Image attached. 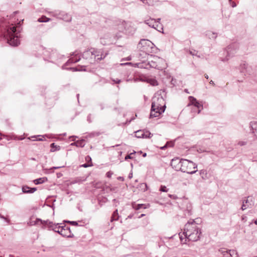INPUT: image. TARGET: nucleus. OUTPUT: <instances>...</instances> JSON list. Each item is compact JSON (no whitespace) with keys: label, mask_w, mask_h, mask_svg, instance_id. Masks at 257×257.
I'll return each instance as SVG.
<instances>
[{"label":"nucleus","mask_w":257,"mask_h":257,"mask_svg":"<svg viewBox=\"0 0 257 257\" xmlns=\"http://www.w3.org/2000/svg\"><path fill=\"white\" fill-rule=\"evenodd\" d=\"M195 220H190L185 225L183 234L184 235L185 241H196L200 239L201 234V229L198 227Z\"/></svg>","instance_id":"obj_1"},{"label":"nucleus","mask_w":257,"mask_h":257,"mask_svg":"<svg viewBox=\"0 0 257 257\" xmlns=\"http://www.w3.org/2000/svg\"><path fill=\"white\" fill-rule=\"evenodd\" d=\"M166 108L165 100L162 96L158 97L157 100L152 102L150 118L158 117L163 113Z\"/></svg>","instance_id":"obj_2"},{"label":"nucleus","mask_w":257,"mask_h":257,"mask_svg":"<svg viewBox=\"0 0 257 257\" xmlns=\"http://www.w3.org/2000/svg\"><path fill=\"white\" fill-rule=\"evenodd\" d=\"M21 21L17 23L16 26H14L12 24L11 26L7 27V33L5 34V36L7 39L8 43L12 46H16L20 43L19 39L17 36H15L16 31V27L20 25Z\"/></svg>","instance_id":"obj_3"},{"label":"nucleus","mask_w":257,"mask_h":257,"mask_svg":"<svg viewBox=\"0 0 257 257\" xmlns=\"http://www.w3.org/2000/svg\"><path fill=\"white\" fill-rule=\"evenodd\" d=\"M182 164V167L181 169V171L184 173H186L187 174H193L196 173L197 170H192V169L197 168V165L194 163L193 162L189 161L188 160L184 159L183 160Z\"/></svg>","instance_id":"obj_4"},{"label":"nucleus","mask_w":257,"mask_h":257,"mask_svg":"<svg viewBox=\"0 0 257 257\" xmlns=\"http://www.w3.org/2000/svg\"><path fill=\"white\" fill-rule=\"evenodd\" d=\"M238 48V44L236 43H233L228 45L226 50L227 55L225 60H228L230 57H232L236 52V50Z\"/></svg>","instance_id":"obj_5"},{"label":"nucleus","mask_w":257,"mask_h":257,"mask_svg":"<svg viewBox=\"0 0 257 257\" xmlns=\"http://www.w3.org/2000/svg\"><path fill=\"white\" fill-rule=\"evenodd\" d=\"M183 159H180L179 158H175L171 160V166L176 171H181L182 164Z\"/></svg>","instance_id":"obj_6"},{"label":"nucleus","mask_w":257,"mask_h":257,"mask_svg":"<svg viewBox=\"0 0 257 257\" xmlns=\"http://www.w3.org/2000/svg\"><path fill=\"white\" fill-rule=\"evenodd\" d=\"M241 72L245 74L250 75L253 73V71L251 66H249L245 63H242L240 65Z\"/></svg>","instance_id":"obj_7"},{"label":"nucleus","mask_w":257,"mask_h":257,"mask_svg":"<svg viewBox=\"0 0 257 257\" xmlns=\"http://www.w3.org/2000/svg\"><path fill=\"white\" fill-rule=\"evenodd\" d=\"M79 54L77 52L73 53L71 57L69 59L65 65H68L70 63H76L80 60V56L78 55Z\"/></svg>","instance_id":"obj_8"},{"label":"nucleus","mask_w":257,"mask_h":257,"mask_svg":"<svg viewBox=\"0 0 257 257\" xmlns=\"http://www.w3.org/2000/svg\"><path fill=\"white\" fill-rule=\"evenodd\" d=\"M189 99L191 102V104L193 105L195 107L198 109V113H199L201 111L200 108H202V105L200 104L199 102L197 100V99L193 96H189Z\"/></svg>","instance_id":"obj_9"},{"label":"nucleus","mask_w":257,"mask_h":257,"mask_svg":"<svg viewBox=\"0 0 257 257\" xmlns=\"http://www.w3.org/2000/svg\"><path fill=\"white\" fill-rule=\"evenodd\" d=\"M145 23L148 25L149 27L157 29L155 27V24L156 23V20L154 19H150L145 20Z\"/></svg>","instance_id":"obj_10"},{"label":"nucleus","mask_w":257,"mask_h":257,"mask_svg":"<svg viewBox=\"0 0 257 257\" xmlns=\"http://www.w3.org/2000/svg\"><path fill=\"white\" fill-rule=\"evenodd\" d=\"M149 206V204H148L147 205L145 204H136V203L133 204V208L136 210H138L142 208L146 209V208H148V206Z\"/></svg>","instance_id":"obj_11"},{"label":"nucleus","mask_w":257,"mask_h":257,"mask_svg":"<svg viewBox=\"0 0 257 257\" xmlns=\"http://www.w3.org/2000/svg\"><path fill=\"white\" fill-rule=\"evenodd\" d=\"M22 190L25 193H32L36 191V188H30L28 186H24L22 188Z\"/></svg>","instance_id":"obj_12"},{"label":"nucleus","mask_w":257,"mask_h":257,"mask_svg":"<svg viewBox=\"0 0 257 257\" xmlns=\"http://www.w3.org/2000/svg\"><path fill=\"white\" fill-rule=\"evenodd\" d=\"M250 127L254 135L257 136V121H252L250 123Z\"/></svg>","instance_id":"obj_13"},{"label":"nucleus","mask_w":257,"mask_h":257,"mask_svg":"<svg viewBox=\"0 0 257 257\" xmlns=\"http://www.w3.org/2000/svg\"><path fill=\"white\" fill-rule=\"evenodd\" d=\"M85 141L84 140H82L80 141H77L76 142H75L74 143H72L71 144V145H75L77 147H81L83 148L85 146Z\"/></svg>","instance_id":"obj_14"},{"label":"nucleus","mask_w":257,"mask_h":257,"mask_svg":"<svg viewBox=\"0 0 257 257\" xmlns=\"http://www.w3.org/2000/svg\"><path fill=\"white\" fill-rule=\"evenodd\" d=\"M139 45H141L143 47H145V46H150V45H153V44L149 40L142 39L139 42Z\"/></svg>","instance_id":"obj_15"},{"label":"nucleus","mask_w":257,"mask_h":257,"mask_svg":"<svg viewBox=\"0 0 257 257\" xmlns=\"http://www.w3.org/2000/svg\"><path fill=\"white\" fill-rule=\"evenodd\" d=\"M205 35L209 39H215L217 37L216 33L210 31H206Z\"/></svg>","instance_id":"obj_16"},{"label":"nucleus","mask_w":257,"mask_h":257,"mask_svg":"<svg viewBox=\"0 0 257 257\" xmlns=\"http://www.w3.org/2000/svg\"><path fill=\"white\" fill-rule=\"evenodd\" d=\"M200 175L203 180H207L209 178L207 172L206 170L202 169L200 170Z\"/></svg>","instance_id":"obj_17"},{"label":"nucleus","mask_w":257,"mask_h":257,"mask_svg":"<svg viewBox=\"0 0 257 257\" xmlns=\"http://www.w3.org/2000/svg\"><path fill=\"white\" fill-rule=\"evenodd\" d=\"M119 216L118 213V210L117 209H116L112 213L110 221L112 222L114 220H117L119 218Z\"/></svg>","instance_id":"obj_18"},{"label":"nucleus","mask_w":257,"mask_h":257,"mask_svg":"<svg viewBox=\"0 0 257 257\" xmlns=\"http://www.w3.org/2000/svg\"><path fill=\"white\" fill-rule=\"evenodd\" d=\"M67 231L69 232V234H68L67 233L65 232V236H66L67 237H73L74 235L73 233H71L72 229L70 227L66 226V225H65V231Z\"/></svg>","instance_id":"obj_19"},{"label":"nucleus","mask_w":257,"mask_h":257,"mask_svg":"<svg viewBox=\"0 0 257 257\" xmlns=\"http://www.w3.org/2000/svg\"><path fill=\"white\" fill-rule=\"evenodd\" d=\"M54 230L55 232H58L60 234H61L62 236H63V226H59V225H56L54 228Z\"/></svg>","instance_id":"obj_20"},{"label":"nucleus","mask_w":257,"mask_h":257,"mask_svg":"<svg viewBox=\"0 0 257 257\" xmlns=\"http://www.w3.org/2000/svg\"><path fill=\"white\" fill-rule=\"evenodd\" d=\"M248 203H249V200H248V199H247L246 200H243L242 201V206H241V209L242 210H244L247 208L249 207V206L248 204Z\"/></svg>","instance_id":"obj_21"},{"label":"nucleus","mask_w":257,"mask_h":257,"mask_svg":"<svg viewBox=\"0 0 257 257\" xmlns=\"http://www.w3.org/2000/svg\"><path fill=\"white\" fill-rule=\"evenodd\" d=\"M78 222H82V221H69L65 220V223H69L73 226H83L82 224H78Z\"/></svg>","instance_id":"obj_22"},{"label":"nucleus","mask_w":257,"mask_h":257,"mask_svg":"<svg viewBox=\"0 0 257 257\" xmlns=\"http://www.w3.org/2000/svg\"><path fill=\"white\" fill-rule=\"evenodd\" d=\"M228 254L229 255V257H238L237 251L234 249L228 250Z\"/></svg>","instance_id":"obj_23"},{"label":"nucleus","mask_w":257,"mask_h":257,"mask_svg":"<svg viewBox=\"0 0 257 257\" xmlns=\"http://www.w3.org/2000/svg\"><path fill=\"white\" fill-rule=\"evenodd\" d=\"M132 81V80H133L134 82H138V81H146V80L144 79L141 76H139V77H134L133 78V79H127V81Z\"/></svg>","instance_id":"obj_24"},{"label":"nucleus","mask_w":257,"mask_h":257,"mask_svg":"<svg viewBox=\"0 0 257 257\" xmlns=\"http://www.w3.org/2000/svg\"><path fill=\"white\" fill-rule=\"evenodd\" d=\"M135 136L138 138H143L144 135V131L138 130L135 132Z\"/></svg>","instance_id":"obj_25"},{"label":"nucleus","mask_w":257,"mask_h":257,"mask_svg":"<svg viewBox=\"0 0 257 257\" xmlns=\"http://www.w3.org/2000/svg\"><path fill=\"white\" fill-rule=\"evenodd\" d=\"M51 152H54L56 150H60V146L56 144V143H53L51 144Z\"/></svg>","instance_id":"obj_26"},{"label":"nucleus","mask_w":257,"mask_h":257,"mask_svg":"<svg viewBox=\"0 0 257 257\" xmlns=\"http://www.w3.org/2000/svg\"><path fill=\"white\" fill-rule=\"evenodd\" d=\"M89 50L90 51V54L91 55H94L95 57H98L99 56L98 54L99 52L97 50L94 48H91Z\"/></svg>","instance_id":"obj_27"},{"label":"nucleus","mask_w":257,"mask_h":257,"mask_svg":"<svg viewBox=\"0 0 257 257\" xmlns=\"http://www.w3.org/2000/svg\"><path fill=\"white\" fill-rule=\"evenodd\" d=\"M153 136V135L148 131H144V135L143 138H150Z\"/></svg>","instance_id":"obj_28"},{"label":"nucleus","mask_w":257,"mask_h":257,"mask_svg":"<svg viewBox=\"0 0 257 257\" xmlns=\"http://www.w3.org/2000/svg\"><path fill=\"white\" fill-rule=\"evenodd\" d=\"M45 178H41L38 179H36L34 181V182L35 184H41L45 182Z\"/></svg>","instance_id":"obj_29"},{"label":"nucleus","mask_w":257,"mask_h":257,"mask_svg":"<svg viewBox=\"0 0 257 257\" xmlns=\"http://www.w3.org/2000/svg\"><path fill=\"white\" fill-rule=\"evenodd\" d=\"M219 251L225 256L226 254H228V250H226L224 248H221L219 249Z\"/></svg>","instance_id":"obj_30"},{"label":"nucleus","mask_w":257,"mask_h":257,"mask_svg":"<svg viewBox=\"0 0 257 257\" xmlns=\"http://www.w3.org/2000/svg\"><path fill=\"white\" fill-rule=\"evenodd\" d=\"M136 153V152L134 151L133 153H131V154L126 155L124 158L125 160H127L128 159H133L134 158L133 155H134Z\"/></svg>","instance_id":"obj_31"},{"label":"nucleus","mask_w":257,"mask_h":257,"mask_svg":"<svg viewBox=\"0 0 257 257\" xmlns=\"http://www.w3.org/2000/svg\"><path fill=\"white\" fill-rule=\"evenodd\" d=\"M50 19L45 16H43L38 19L39 22H48Z\"/></svg>","instance_id":"obj_32"},{"label":"nucleus","mask_w":257,"mask_h":257,"mask_svg":"<svg viewBox=\"0 0 257 257\" xmlns=\"http://www.w3.org/2000/svg\"><path fill=\"white\" fill-rule=\"evenodd\" d=\"M159 190L161 192H167L168 191V189H167L165 186L161 185L160 187Z\"/></svg>","instance_id":"obj_33"},{"label":"nucleus","mask_w":257,"mask_h":257,"mask_svg":"<svg viewBox=\"0 0 257 257\" xmlns=\"http://www.w3.org/2000/svg\"><path fill=\"white\" fill-rule=\"evenodd\" d=\"M148 64L150 65V66L152 68H156L157 66V65L155 62H154L153 61H149L148 62Z\"/></svg>","instance_id":"obj_34"},{"label":"nucleus","mask_w":257,"mask_h":257,"mask_svg":"<svg viewBox=\"0 0 257 257\" xmlns=\"http://www.w3.org/2000/svg\"><path fill=\"white\" fill-rule=\"evenodd\" d=\"M169 144H170V143L167 142L165 146H164L163 147L161 148V149H162V150L166 149L168 147ZM173 145H174V143H173V142L170 143V147H173Z\"/></svg>","instance_id":"obj_35"},{"label":"nucleus","mask_w":257,"mask_h":257,"mask_svg":"<svg viewBox=\"0 0 257 257\" xmlns=\"http://www.w3.org/2000/svg\"><path fill=\"white\" fill-rule=\"evenodd\" d=\"M90 55L89 50L86 51L82 54L83 58H87V56Z\"/></svg>","instance_id":"obj_36"},{"label":"nucleus","mask_w":257,"mask_h":257,"mask_svg":"<svg viewBox=\"0 0 257 257\" xmlns=\"http://www.w3.org/2000/svg\"><path fill=\"white\" fill-rule=\"evenodd\" d=\"M155 27L157 28V30H158L159 32H161V30H163V27L162 25H160V24L156 23Z\"/></svg>","instance_id":"obj_37"},{"label":"nucleus","mask_w":257,"mask_h":257,"mask_svg":"<svg viewBox=\"0 0 257 257\" xmlns=\"http://www.w3.org/2000/svg\"><path fill=\"white\" fill-rule=\"evenodd\" d=\"M189 53L192 56H196L199 58L200 57V56L197 55V51L196 50H194L193 51L189 50Z\"/></svg>","instance_id":"obj_38"},{"label":"nucleus","mask_w":257,"mask_h":257,"mask_svg":"<svg viewBox=\"0 0 257 257\" xmlns=\"http://www.w3.org/2000/svg\"><path fill=\"white\" fill-rule=\"evenodd\" d=\"M65 69L66 70H72L73 71H82V69H78L77 67H69V68H65Z\"/></svg>","instance_id":"obj_39"},{"label":"nucleus","mask_w":257,"mask_h":257,"mask_svg":"<svg viewBox=\"0 0 257 257\" xmlns=\"http://www.w3.org/2000/svg\"><path fill=\"white\" fill-rule=\"evenodd\" d=\"M92 165H93L92 163V162H91L90 164L85 163V164L82 165L81 167H84V168H87V167H88L92 166Z\"/></svg>","instance_id":"obj_40"},{"label":"nucleus","mask_w":257,"mask_h":257,"mask_svg":"<svg viewBox=\"0 0 257 257\" xmlns=\"http://www.w3.org/2000/svg\"><path fill=\"white\" fill-rule=\"evenodd\" d=\"M106 55V54H105V55H103V54H101V55H100V57H99V56L97 57V60H99V61L103 59L105 57Z\"/></svg>","instance_id":"obj_41"},{"label":"nucleus","mask_w":257,"mask_h":257,"mask_svg":"<svg viewBox=\"0 0 257 257\" xmlns=\"http://www.w3.org/2000/svg\"><path fill=\"white\" fill-rule=\"evenodd\" d=\"M246 143H247L246 142H245V141H239L238 143V145L240 146H244V145H246Z\"/></svg>","instance_id":"obj_42"},{"label":"nucleus","mask_w":257,"mask_h":257,"mask_svg":"<svg viewBox=\"0 0 257 257\" xmlns=\"http://www.w3.org/2000/svg\"><path fill=\"white\" fill-rule=\"evenodd\" d=\"M112 174H113L112 172L108 171L106 173V175L107 177L110 178H111Z\"/></svg>","instance_id":"obj_43"},{"label":"nucleus","mask_w":257,"mask_h":257,"mask_svg":"<svg viewBox=\"0 0 257 257\" xmlns=\"http://www.w3.org/2000/svg\"><path fill=\"white\" fill-rule=\"evenodd\" d=\"M87 121L89 122V123H90L92 122V120H91V114H89L88 116H87Z\"/></svg>","instance_id":"obj_44"},{"label":"nucleus","mask_w":257,"mask_h":257,"mask_svg":"<svg viewBox=\"0 0 257 257\" xmlns=\"http://www.w3.org/2000/svg\"><path fill=\"white\" fill-rule=\"evenodd\" d=\"M112 81L114 82V83H116V84H119L121 82V80L119 79H112Z\"/></svg>","instance_id":"obj_45"},{"label":"nucleus","mask_w":257,"mask_h":257,"mask_svg":"<svg viewBox=\"0 0 257 257\" xmlns=\"http://www.w3.org/2000/svg\"><path fill=\"white\" fill-rule=\"evenodd\" d=\"M229 4L230 5V6L232 7V8H235L236 7V3L234 2H233L232 1H231V2H229Z\"/></svg>","instance_id":"obj_46"},{"label":"nucleus","mask_w":257,"mask_h":257,"mask_svg":"<svg viewBox=\"0 0 257 257\" xmlns=\"http://www.w3.org/2000/svg\"><path fill=\"white\" fill-rule=\"evenodd\" d=\"M141 187H145L144 191H146V190H147V187L148 186H147V184H146V183H142V184H141Z\"/></svg>","instance_id":"obj_47"},{"label":"nucleus","mask_w":257,"mask_h":257,"mask_svg":"<svg viewBox=\"0 0 257 257\" xmlns=\"http://www.w3.org/2000/svg\"><path fill=\"white\" fill-rule=\"evenodd\" d=\"M68 16L66 15H65V22H70L71 20V17H69V18H68Z\"/></svg>","instance_id":"obj_48"},{"label":"nucleus","mask_w":257,"mask_h":257,"mask_svg":"<svg viewBox=\"0 0 257 257\" xmlns=\"http://www.w3.org/2000/svg\"><path fill=\"white\" fill-rule=\"evenodd\" d=\"M179 236H180V240L181 241H183V240L184 238L185 239L184 235L183 233L182 234H181V233H180Z\"/></svg>","instance_id":"obj_49"},{"label":"nucleus","mask_w":257,"mask_h":257,"mask_svg":"<svg viewBox=\"0 0 257 257\" xmlns=\"http://www.w3.org/2000/svg\"><path fill=\"white\" fill-rule=\"evenodd\" d=\"M151 84L155 86V85H158V82H157V80L153 79V80H152V83Z\"/></svg>","instance_id":"obj_50"},{"label":"nucleus","mask_w":257,"mask_h":257,"mask_svg":"<svg viewBox=\"0 0 257 257\" xmlns=\"http://www.w3.org/2000/svg\"><path fill=\"white\" fill-rule=\"evenodd\" d=\"M86 161H90V163L91 162V158L89 156H87L85 158Z\"/></svg>","instance_id":"obj_51"},{"label":"nucleus","mask_w":257,"mask_h":257,"mask_svg":"<svg viewBox=\"0 0 257 257\" xmlns=\"http://www.w3.org/2000/svg\"><path fill=\"white\" fill-rule=\"evenodd\" d=\"M133 177V173L132 172H131L129 173L128 174V178L129 179H131Z\"/></svg>","instance_id":"obj_52"},{"label":"nucleus","mask_w":257,"mask_h":257,"mask_svg":"<svg viewBox=\"0 0 257 257\" xmlns=\"http://www.w3.org/2000/svg\"><path fill=\"white\" fill-rule=\"evenodd\" d=\"M117 180L123 181L124 180V178L122 177L119 176V177H117Z\"/></svg>","instance_id":"obj_53"},{"label":"nucleus","mask_w":257,"mask_h":257,"mask_svg":"<svg viewBox=\"0 0 257 257\" xmlns=\"http://www.w3.org/2000/svg\"><path fill=\"white\" fill-rule=\"evenodd\" d=\"M85 179H83V180H80V179H77L74 181V183H78L82 181H84Z\"/></svg>","instance_id":"obj_54"},{"label":"nucleus","mask_w":257,"mask_h":257,"mask_svg":"<svg viewBox=\"0 0 257 257\" xmlns=\"http://www.w3.org/2000/svg\"><path fill=\"white\" fill-rule=\"evenodd\" d=\"M131 62H127V63H121L120 65H130L131 64Z\"/></svg>","instance_id":"obj_55"},{"label":"nucleus","mask_w":257,"mask_h":257,"mask_svg":"<svg viewBox=\"0 0 257 257\" xmlns=\"http://www.w3.org/2000/svg\"><path fill=\"white\" fill-rule=\"evenodd\" d=\"M160 21H161V19H160V18H159V19H158L156 21V23H158V24H160Z\"/></svg>","instance_id":"obj_56"},{"label":"nucleus","mask_w":257,"mask_h":257,"mask_svg":"<svg viewBox=\"0 0 257 257\" xmlns=\"http://www.w3.org/2000/svg\"><path fill=\"white\" fill-rule=\"evenodd\" d=\"M143 3L144 4H147V3H148V0H141Z\"/></svg>","instance_id":"obj_57"},{"label":"nucleus","mask_w":257,"mask_h":257,"mask_svg":"<svg viewBox=\"0 0 257 257\" xmlns=\"http://www.w3.org/2000/svg\"><path fill=\"white\" fill-rule=\"evenodd\" d=\"M209 83H210V84H212V85H215V84H214V83L213 81H212V80H211V81L209 82Z\"/></svg>","instance_id":"obj_58"},{"label":"nucleus","mask_w":257,"mask_h":257,"mask_svg":"<svg viewBox=\"0 0 257 257\" xmlns=\"http://www.w3.org/2000/svg\"><path fill=\"white\" fill-rule=\"evenodd\" d=\"M147 156V153H145L143 154V157H146Z\"/></svg>","instance_id":"obj_59"},{"label":"nucleus","mask_w":257,"mask_h":257,"mask_svg":"<svg viewBox=\"0 0 257 257\" xmlns=\"http://www.w3.org/2000/svg\"><path fill=\"white\" fill-rule=\"evenodd\" d=\"M145 215L144 214H141V215L139 217V218H141V217H143V216H145Z\"/></svg>","instance_id":"obj_60"},{"label":"nucleus","mask_w":257,"mask_h":257,"mask_svg":"<svg viewBox=\"0 0 257 257\" xmlns=\"http://www.w3.org/2000/svg\"><path fill=\"white\" fill-rule=\"evenodd\" d=\"M205 77L206 79H208V75L205 74Z\"/></svg>","instance_id":"obj_61"},{"label":"nucleus","mask_w":257,"mask_h":257,"mask_svg":"<svg viewBox=\"0 0 257 257\" xmlns=\"http://www.w3.org/2000/svg\"><path fill=\"white\" fill-rule=\"evenodd\" d=\"M79 94H77V99H78V101L79 102Z\"/></svg>","instance_id":"obj_62"},{"label":"nucleus","mask_w":257,"mask_h":257,"mask_svg":"<svg viewBox=\"0 0 257 257\" xmlns=\"http://www.w3.org/2000/svg\"><path fill=\"white\" fill-rule=\"evenodd\" d=\"M185 91L187 93H189V92L188 91V90L187 89H185Z\"/></svg>","instance_id":"obj_63"},{"label":"nucleus","mask_w":257,"mask_h":257,"mask_svg":"<svg viewBox=\"0 0 257 257\" xmlns=\"http://www.w3.org/2000/svg\"><path fill=\"white\" fill-rule=\"evenodd\" d=\"M254 223L257 225V219L255 220Z\"/></svg>","instance_id":"obj_64"}]
</instances>
